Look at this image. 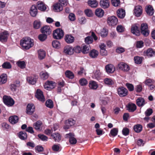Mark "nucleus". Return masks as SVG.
I'll return each mask as SVG.
<instances>
[{
    "instance_id": "1",
    "label": "nucleus",
    "mask_w": 155,
    "mask_h": 155,
    "mask_svg": "<svg viewBox=\"0 0 155 155\" xmlns=\"http://www.w3.org/2000/svg\"><path fill=\"white\" fill-rule=\"evenodd\" d=\"M33 40L28 37L23 38L20 41V45L24 49H28L33 45Z\"/></svg>"
},
{
    "instance_id": "2",
    "label": "nucleus",
    "mask_w": 155,
    "mask_h": 155,
    "mask_svg": "<svg viewBox=\"0 0 155 155\" xmlns=\"http://www.w3.org/2000/svg\"><path fill=\"white\" fill-rule=\"evenodd\" d=\"M3 98L4 103L8 107L13 106L15 103L13 99L10 96L4 95Z\"/></svg>"
},
{
    "instance_id": "3",
    "label": "nucleus",
    "mask_w": 155,
    "mask_h": 155,
    "mask_svg": "<svg viewBox=\"0 0 155 155\" xmlns=\"http://www.w3.org/2000/svg\"><path fill=\"white\" fill-rule=\"evenodd\" d=\"M53 35L54 39H60L64 36V32L61 29L58 28L54 31L53 32Z\"/></svg>"
},
{
    "instance_id": "4",
    "label": "nucleus",
    "mask_w": 155,
    "mask_h": 155,
    "mask_svg": "<svg viewBox=\"0 0 155 155\" xmlns=\"http://www.w3.org/2000/svg\"><path fill=\"white\" fill-rule=\"evenodd\" d=\"M141 33L145 36H148L150 33L148 25L146 23H143L141 25Z\"/></svg>"
},
{
    "instance_id": "5",
    "label": "nucleus",
    "mask_w": 155,
    "mask_h": 155,
    "mask_svg": "<svg viewBox=\"0 0 155 155\" xmlns=\"http://www.w3.org/2000/svg\"><path fill=\"white\" fill-rule=\"evenodd\" d=\"M118 94L120 97H124L127 96L128 94V91L123 87H120L117 89Z\"/></svg>"
},
{
    "instance_id": "6",
    "label": "nucleus",
    "mask_w": 155,
    "mask_h": 155,
    "mask_svg": "<svg viewBox=\"0 0 155 155\" xmlns=\"http://www.w3.org/2000/svg\"><path fill=\"white\" fill-rule=\"evenodd\" d=\"M118 20L116 17L111 16L109 17L107 19V22L109 25L112 26L116 25L118 23Z\"/></svg>"
},
{
    "instance_id": "7",
    "label": "nucleus",
    "mask_w": 155,
    "mask_h": 155,
    "mask_svg": "<svg viewBox=\"0 0 155 155\" xmlns=\"http://www.w3.org/2000/svg\"><path fill=\"white\" fill-rule=\"evenodd\" d=\"M93 38H94V40L96 41L97 39V37L95 35V34L93 32L91 33V36L87 37L85 38V41L87 44L89 45L90 44L92 43L93 41Z\"/></svg>"
},
{
    "instance_id": "8",
    "label": "nucleus",
    "mask_w": 155,
    "mask_h": 155,
    "mask_svg": "<svg viewBox=\"0 0 155 155\" xmlns=\"http://www.w3.org/2000/svg\"><path fill=\"white\" fill-rule=\"evenodd\" d=\"M56 83L53 81H48L46 82L44 85V88L48 90H50L54 88Z\"/></svg>"
},
{
    "instance_id": "9",
    "label": "nucleus",
    "mask_w": 155,
    "mask_h": 155,
    "mask_svg": "<svg viewBox=\"0 0 155 155\" xmlns=\"http://www.w3.org/2000/svg\"><path fill=\"white\" fill-rule=\"evenodd\" d=\"M64 52L67 55H72L74 52V48L70 45H67L64 48Z\"/></svg>"
},
{
    "instance_id": "10",
    "label": "nucleus",
    "mask_w": 155,
    "mask_h": 155,
    "mask_svg": "<svg viewBox=\"0 0 155 155\" xmlns=\"http://www.w3.org/2000/svg\"><path fill=\"white\" fill-rule=\"evenodd\" d=\"M35 110V107L33 104H29L27 106L26 113L28 115H31Z\"/></svg>"
},
{
    "instance_id": "11",
    "label": "nucleus",
    "mask_w": 155,
    "mask_h": 155,
    "mask_svg": "<svg viewBox=\"0 0 155 155\" xmlns=\"http://www.w3.org/2000/svg\"><path fill=\"white\" fill-rule=\"evenodd\" d=\"M75 123V121L74 120L72 119H69L65 121L64 128L65 130L68 129L70 127L74 125Z\"/></svg>"
},
{
    "instance_id": "12",
    "label": "nucleus",
    "mask_w": 155,
    "mask_h": 155,
    "mask_svg": "<svg viewBox=\"0 0 155 155\" xmlns=\"http://www.w3.org/2000/svg\"><path fill=\"white\" fill-rule=\"evenodd\" d=\"M143 55L148 58L152 57L155 55V51L152 48H149L144 51Z\"/></svg>"
},
{
    "instance_id": "13",
    "label": "nucleus",
    "mask_w": 155,
    "mask_h": 155,
    "mask_svg": "<svg viewBox=\"0 0 155 155\" xmlns=\"http://www.w3.org/2000/svg\"><path fill=\"white\" fill-rule=\"evenodd\" d=\"M65 137L69 139V142L71 144H74L77 142V140L74 137L73 133H70L67 134L65 135Z\"/></svg>"
},
{
    "instance_id": "14",
    "label": "nucleus",
    "mask_w": 155,
    "mask_h": 155,
    "mask_svg": "<svg viewBox=\"0 0 155 155\" xmlns=\"http://www.w3.org/2000/svg\"><path fill=\"white\" fill-rule=\"evenodd\" d=\"M35 96L39 101L42 102L45 101V98L43 92L40 90L38 89L37 90Z\"/></svg>"
},
{
    "instance_id": "15",
    "label": "nucleus",
    "mask_w": 155,
    "mask_h": 155,
    "mask_svg": "<svg viewBox=\"0 0 155 155\" xmlns=\"http://www.w3.org/2000/svg\"><path fill=\"white\" fill-rule=\"evenodd\" d=\"M119 68L124 71H127L130 70V67L126 63L121 62L118 64Z\"/></svg>"
},
{
    "instance_id": "16",
    "label": "nucleus",
    "mask_w": 155,
    "mask_h": 155,
    "mask_svg": "<svg viewBox=\"0 0 155 155\" xmlns=\"http://www.w3.org/2000/svg\"><path fill=\"white\" fill-rule=\"evenodd\" d=\"M8 33L7 31H4L0 33V41L5 42L7 40Z\"/></svg>"
},
{
    "instance_id": "17",
    "label": "nucleus",
    "mask_w": 155,
    "mask_h": 155,
    "mask_svg": "<svg viewBox=\"0 0 155 155\" xmlns=\"http://www.w3.org/2000/svg\"><path fill=\"white\" fill-rule=\"evenodd\" d=\"M20 86V81L18 80L15 81L13 84H10V87L11 90L13 92L15 91L17 88Z\"/></svg>"
},
{
    "instance_id": "18",
    "label": "nucleus",
    "mask_w": 155,
    "mask_h": 155,
    "mask_svg": "<svg viewBox=\"0 0 155 155\" xmlns=\"http://www.w3.org/2000/svg\"><path fill=\"white\" fill-rule=\"evenodd\" d=\"M131 30L132 33L133 34L137 36L140 35L139 28L136 25L134 24L132 26Z\"/></svg>"
},
{
    "instance_id": "19",
    "label": "nucleus",
    "mask_w": 155,
    "mask_h": 155,
    "mask_svg": "<svg viewBox=\"0 0 155 155\" xmlns=\"http://www.w3.org/2000/svg\"><path fill=\"white\" fill-rule=\"evenodd\" d=\"M134 13L136 16H140L142 13V7L140 5L135 6L134 9Z\"/></svg>"
},
{
    "instance_id": "20",
    "label": "nucleus",
    "mask_w": 155,
    "mask_h": 155,
    "mask_svg": "<svg viewBox=\"0 0 155 155\" xmlns=\"http://www.w3.org/2000/svg\"><path fill=\"white\" fill-rule=\"evenodd\" d=\"M41 31L42 33L47 35L50 34L51 32L50 27L48 26L47 25L44 26L41 29Z\"/></svg>"
},
{
    "instance_id": "21",
    "label": "nucleus",
    "mask_w": 155,
    "mask_h": 155,
    "mask_svg": "<svg viewBox=\"0 0 155 155\" xmlns=\"http://www.w3.org/2000/svg\"><path fill=\"white\" fill-rule=\"evenodd\" d=\"M37 7L39 10L42 11H44L47 9L46 5L43 2L41 1H38L37 2Z\"/></svg>"
},
{
    "instance_id": "22",
    "label": "nucleus",
    "mask_w": 155,
    "mask_h": 155,
    "mask_svg": "<svg viewBox=\"0 0 155 155\" xmlns=\"http://www.w3.org/2000/svg\"><path fill=\"white\" fill-rule=\"evenodd\" d=\"M105 68L106 72L108 73H113L115 69V68L114 66L110 64L106 65Z\"/></svg>"
},
{
    "instance_id": "23",
    "label": "nucleus",
    "mask_w": 155,
    "mask_h": 155,
    "mask_svg": "<svg viewBox=\"0 0 155 155\" xmlns=\"http://www.w3.org/2000/svg\"><path fill=\"white\" fill-rule=\"evenodd\" d=\"M38 13L37 9L35 5H32L30 8V13L31 16L35 17Z\"/></svg>"
},
{
    "instance_id": "24",
    "label": "nucleus",
    "mask_w": 155,
    "mask_h": 155,
    "mask_svg": "<svg viewBox=\"0 0 155 155\" xmlns=\"http://www.w3.org/2000/svg\"><path fill=\"white\" fill-rule=\"evenodd\" d=\"M127 109L129 112H133L135 110L137 109V107L136 104L132 103H129L127 107Z\"/></svg>"
},
{
    "instance_id": "25",
    "label": "nucleus",
    "mask_w": 155,
    "mask_h": 155,
    "mask_svg": "<svg viewBox=\"0 0 155 155\" xmlns=\"http://www.w3.org/2000/svg\"><path fill=\"white\" fill-rule=\"evenodd\" d=\"M100 5L101 7L104 8H106L109 6V1L107 0H101Z\"/></svg>"
},
{
    "instance_id": "26",
    "label": "nucleus",
    "mask_w": 155,
    "mask_h": 155,
    "mask_svg": "<svg viewBox=\"0 0 155 155\" xmlns=\"http://www.w3.org/2000/svg\"><path fill=\"white\" fill-rule=\"evenodd\" d=\"M42 123L41 121H38L34 124V127L35 129L38 131H41L42 129Z\"/></svg>"
},
{
    "instance_id": "27",
    "label": "nucleus",
    "mask_w": 155,
    "mask_h": 155,
    "mask_svg": "<svg viewBox=\"0 0 155 155\" xmlns=\"http://www.w3.org/2000/svg\"><path fill=\"white\" fill-rule=\"evenodd\" d=\"M137 104L139 107H142L146 104L145 100L142 97H140L136 100Z\"/></svg>"
},
{
    "instance_id": "28",
    "label": "nucleus",
    "mask_w": 155,
    "mask_h": 155,
    "mask_svg": "<svg viewBox=\"0 0 155 155\" xmlns=\"http://www.w3.org/2000/svg\"><path fill=\"white\" fill-rule=\"evenodd\" d=\"M117 14L118 18H123L125 15V11L122 8L119 9L117 11Z\"/></svg>"
},
{
    "instance_id": "29",
    "label": "nucleus",
    "mask_w": 155,
    "mask_h": 155,
    "mask_svg": "<svg viewBox=\"0 0 155 155\" xmlns=\"http://www.w3.org/2000/svg\"><path fill=\"white\" fill-rule=\"evenodd\" d=\"M7 80V77L6 74H2L0 76V84L5 83Z\"/></svg>"
},
{
    "instance_id": "30",
    "label": "nucleus",
    "mask_w": 155,
    "mask_h": 155,
    "mask_svg": "<svg viewBox=\"0 0 155 155\" xmlns=\"http://www.w3.org/2000/svg\"><path fill=\"white\" fill-rule=\"evenodd\" d=\"M104 14V10L101 8H97L95 11V14L98 17L101 18Z\"/></svg>"
},
{
    "instance_id": "31",
    "label": "nucleus",
    "mask_w": 155,
    "mask_h": 155,
    "mask_svg": "<svg viewBox=\"0 0 155 155\" xmlns=\"http://www.w3.org/2000/svg\"><path fill=\"white\" fill-rule=\"evenodd\" d=\"M64 40L67 43L70 44L74 41V38L70 35H67L65 36Z\"/></svg>"
},
{
    "instance_id": "32",
    "label": "nucleus",
    "mask_w": 155,
    "mask_h": 155,
    "mask_svg": "<svg viewBox=\"0 0 155 155\" xmlns=\"http://www.w3.org/2000/svg\"><path fill=\"white\" fill-rule=\"evenodd\" d=\"M51 137L55 142H59L61 139V136L58 133L52 134Z\"/></svg>"
},
{
    "instance_id": "33",
    "label": "nucleus",
    "mask_w": 155,
    "mask_h": 155,
    "mask_svg": "<svg viewBox=\"0 0 155 155\" xmlns=\"http://www.w3.org/2000/svg\"><path fill=\"white\" fill-rule=\"evenodd\" d=\"M26 80L29 83L31 84H34L36 82V78L34 76L28 77Z\"/></svg>"
},
{
    "instance_id": "34",
    "label": "nucleus",
    "mask_w": 155,
    "mask_h": 155,
    "mask_svg": "<svg viewBox=\"0 0 155 155\" xmlns=\"http://www.w3.org/2000/svg\"><path fill=\"white\" fill-rule=\"evenodd\" d=\"M99 54L98 51L95 49L91 50L89 52L90 56L92 58H95L97 57Z\"/></svg>"
},
{
    "instance_id": "35",
    "label": "nucleus",
    "mask_w": 155,
    "mask_h": 155,
    "mask_svg": "<svg viewBox=\"0 0 155 155\" xmlns=\"http://www.w3.org/2000/svg\"><path fill=\"white\" fill-rule=\"evenodd\" d=\"M18 134L19 137L21 140H25L27 138V134L24 131H20L18 133Z\"/></svg>"
},
{
    "instance_id": "36",
    "label": "nucleus",
    "mask_w": 155,
    "mask_h": 155,
    "mask_svg": "<svg viewBox=\"0 0 155 155\" xmlns=\"http://www.w3.org/2000/svg\"><path fill=\"white\" fill-rule=\"evenodd\" d=\"M101 73L99 70H96L93 72L92 77L94 79H98L100 77Z\"/></svg>"
},
{
    "instance_id": "37",
    "label": "nucleus",
    "mask_w": 155,
    "mask_h": 155,
    "mask_svg": "<svg viewBox=\"0 0 155 155\" xmlns=\"http://www.w3.org/2000/svg\"><path fill=\"white\" fill-rule=\"evenodd\" d=\"M89 87L91 89L96 90L98 88V85L96 82L92 81L90 82Z\"/></svg>"
},
{
    "instance_id": "38",
    "label": "nucleus",
    "mask_w": 155,
    "mask_h": 155,
    "mask_svg": "<svg viewBox=\"0 0 155 155\" xmlns=\"http://www.w3.org/2000/svg\"><path fill=\"white\" fill-rule=\"evenodd\" d=\"M18 120V118L16 116H11L9 119V122L12 124H14L17 123Z\"/></svg>"
},
{
    "instance_id": "39",
    "label": "nucleus",
    "mask_w": 155,
    "mask_h": 155,
    "mask_svg": "<svg viewBox=\"0 0 155 155\" xmlns=\"http://www.w3.org/2000/svg\"><path fill=\"white\" fill-rule=\"evenodd\" d=\"M146 11L147 13L150 15H153L154 13L153 9L151 5L147 6L146 8Z\"/></svg>"
},
{
    "instance_id": "40",
    "label": "nucleus",
    "mask_w": 155,
    "mask_h": 155,
    "mask_svg": "<svg viewBox=\"0 0 155 155\" xmlns=\"http://www.w3.org/2000/svg\"><path fill=\"white\" fill-rule=\"evenodd\" d=\"M88 3L92 8H96L98 5V3L96 0H89Z\"/></svg>"
},
{
    "instance_id": "41",
    "label": "nucleus",
    "mask_w": 155,
    "mask_h": 155,
    "mask_svg": "<svg viewBox=\"0 0 155 155\" xmlns=\"http://www.w3.org/2000/svg\"><path fill=\"white\" fill-rule=\"evenodd\" d=\"M90 46L89 45L87 44L83 45L82 46V52L84 54H87L89 52L90 49Z\"/></svg>"
},
{
    "instance_id": "42",
    "label": "nucleus",
    "mask_w": 155,
    "mask_h": 155,
    "mask_svg": "<svg viewBox=\"0 0 155 155\" xmlns=\"http://www.w3.org/2000/svg\"><path fill=\"white\" fill-rule=\"evenodd\" d=\"M54 8L55 11L60 12L63 9V7L59 3H58L54 5Z\"/></svg>"
},
{
    "instance_id": "43",
    "label": "nucleus",
    "mask_w": 155,
    "mask_h": 155,
    "mask_svg": "<svg viewBox=\"0 0 155 155\" xmlns=\"http://www.w3.org/2000/svg\"><path fill=\"white\" fill-rule=\"evenodd\" d=\"M38 58L40 60H42L45 58L46 53L44 50H40L38 51Z\"/></svg>"
},
{
    "instance_id": "44",
    "label": "nucleus",
    "mask_w": 155,
    "mask_h": 155,
    "mask_svg": "<svg viewBox=\"0 0 155 155\" xmlns=\"http://www.w3.org/2000/svg\"><path fill=\"white\" fill-rule=\"evenodd\" d=\"M66 76L68 78L73 79L74 78V74L72 72L70 71L67 70L65 73Z\"/></svg>"
},
{
    "instance_id": "45",
    "label": "nucleus",
    "mask_w": 155,
    "mask_h": 155,
    "mask_svg": "<svg viewBox=\"0 0 155 155\" xmlns=\"http://www.w3.org/2000/svg\"><path fill=\"white\" fill-rule=\"evenodd\" d=\"M41 25V22L39 20H35L33 23L34 28L36 29H39Z\"/></svg>"
},
{
    "instance_id": "46",
    "label": "nucleus",
    "mask_w": 155,
    "mask_h": 155,
    "mask_svg": "<svg viewBox=\"0 0 155 155\" xmlns=\"http://www.w3.org/2000/svg\"><path fill=\"white\" fill-rule=\"evenodd\" d=\"M142 127L140 124H137L134 126V129L135 131L137 133H139L142 130Z\"/></svg>"
},
{
    "instance_id": "47",
    "label": "nucleus",
    "mask_w": 155,
    "mask_h": 155,
    "mask_svg": "<svg viewBox=\"0 0 155 155\" xmlns=\"http://www.w3.org/2000/svg\"><path fill=\"white\" fill-rule=\"evenodd\" d=\"M105 84L108 85H111L114 84V81L110 78H106L104 80Z\"/></svg>"
},
{
    "instance_id": "48",
    "label": "nucleus",
    "mask_w": 155,
    "mask_h": 155,
    "mask_svg": "<svg viewBox=\"0 0 155 155\" xmlns=\"http://www.w3.org/2000/svg\"><path fill=\"white\" fill-rule=\"evenodd\" d=\"M100 33L101 37H106L107 35L108 31L107 29L104 28L101 30Z\"/></svg>"
},
{
    "instance_id": "49",
    "label": "nucleus",
    "mask_w": 155,
    "mask_h": 155,
    "mask_svg": "<svg viewBox=\"0 0 155 155\" xmlns=\"http://www.w3.org/2000/svg\"><path fill=\"white\" fill-rule=\"evenodd\" d=\"M17 64L21 68L24 69L25 68L26 64L24 61H19L17 63Z\"/></svg>"
},
{
    "instance_id": "50",
    "label": "nucleus",
    "mask_w": 155,
    "mask_h": 155,
    "mask_svg": "<svg viewBox=\"0 0 155 155\" xmlns=\"http://www.w3.org/2000/svg\"><path fill=\"white\" fill-rule=\"evenodd\" d=\"M40 75L41 78L43 80L47 79L49 76V74L46 72H41L40 73Z\"/></svg>"
},
{
    "instance_id": "51",
    "label": "nucleus",
    "mask_w": 155,
    "mask_h": 155,
    "mask_svg": "<svg viewBox=\"0 0 155 155\" xmlns=\"http://www.w3.org/2000/svg\"><path fill=\"white\" fill-rule=\"evenodd\" d=\"M118 130L116 128H114L110 131V136L114 137L116 136L118 133Z\"/></svg>"
},
{
    "instance_id": "52",
    "label": "nucleus",
    "mask_w": 155,
    "mask_h": 155,
    "mask_svg": "<svg viewBox=\"0 0 155 155\" xmlns=\"http://www.w3.org/2000/svg\"><path fill=\"white\" fill-rule=\"evenodd\" d=\"M2 68L4 69H10L12 66L10 63L8 62H5L2 65Z\"/></svg>"
},
{
    "instance_id": "53",
    "label": "nucleus",
    "mask_w": 155,
    "mask_h": 155,
    "mask_svg": "<svg viewBox=\"0 0 155 155\" xmlns=\"http://www.w3.org/2000/svg\"><path fill=\"white\" fill-rule=\"evenodd\" d=\"M143 58L140 57L138 56L135 57L134 61L135 63L137 64H140L142 61Z\"/></svg>"
},
{
    "instance_id": "54",
    "label": "nucleus",
    "mask_w": 155,
    "mask_h": 155,
    "mask_svg": "<svg viewBox=\"0 0 155 155\" xmlns=\"http://www.w3.org/2000/svg\"><path fill=\"white\" fill-rule=\"evenodd\" d=\"M84 12L86 15L89 17H92L93 15V12L92 10L90 9H87L85 10Z\"/></svg>"
},
{
    "instance_id": "55",
    "label": "nucleus",
    "mask_w": 155,
    "mask_h": 155,
    "mask_svg": "<svg viewBox=\"0 0 155 155\" xmlns=\"http://www.w3.org/2000/svg\"><path fill=\"white\" fill-rule=\"evenodd\" d=\"M52 44L53 47L56 48H59L60 45L59 42L57 40H54L53 41Z\"/></svg>"
},
{
    "instance_id": "56",
    "label": "nucleus",
    "mask_w": 155,
    "mask_h": 155,
    "mask_svg": "<svg viewBox=\"0 0 155 155\" xmlns=\"http://www.w3.org/2000/svg\"><path fill=\"white\" fill-rule=\"evenodd\" d=\"M79 82L81 85L85 86L87 84L88 82L86 79L83 78L79 80Z\"/></svg>"
},
{
    "instance_id": "57",
    "label": "nucleus",
    "mask_w": 155,
    "mask_h": 155,
    "mask_svg": "<svg viewBox=\"0 0 155 155\" xmlns=\"http://www.w3.org/2000/svg\"><path fill=\"white\" fill-rule=\"evenodd\" d=\"M46 106L49 108H51L53 107L52 101L51 100H48L46 102Z\"/></svg>"
},
{
    "instance_id": "58",
    "label": "nucleus",
    "mask_w": 155,
    "mask_h": 155,
    "mask_svg": "<svg viewBox=\"0 0 155 155\" xmlns=\"http://www.w3.org/2000/svg\"><path fill=\"white\" fill-rule=\"evenodd\" d=\"M47 35L42 33L39 35L38 38L41 41H43L47 38Z\"/></svg>"
},
{
    "instance_id": "59",
    "label": "nucleus",
    "mask_w": 155,
    "mask_h": 155,
    "mask_svg": "<svg viewBox=\"0 0 155 155\" xmlns=\"http://www.w3.org/2000/svg\"><path fill=\"white\" fill-rule=\"evenodd\" d=\"M52 150L54 151H58L60 149L59 144H54L52 147Z\"/></svg>"
},
{
    "instance_id": "60",
    "label": "nucleus",
    "mask_w": 155,
    "mask_h": 155,
    "mask_svg": "<svg viewBox=\"0 0 155 155\" xmlns=\"http://www.w3.org/2000/svg\"><path fill=\"white\" fill-rule=\"evenodd\" d=\"M38 137L42 141H47L48 140V137L44 134H38Z\"/></svg>"
},
{
    "instance_id": "61",
    "label": "nucleus",
    "mask_w": 155,
    "mask_h": 155,
    "mask_svg": "<svg viewBox=\"0 0 155 155\" xmlns=\"http://www.w3.org/2000/svg\"><path fill=\"white\" fill-rule=\"evenodd\" d=\"M117 30L118 32H122L124 31V28L122 25H119L117 27Z\"/></svg>"
},
{
    "instance_id": "62",
    "label": "nucleus",
    "mask_w": 155,
    "mask_h": 155,
    "mask_svg": "<svg viewBox=\"0 0 155 155\" xmlns=\"http://www.w3.org/2000/svg\"><path fill=\"white\" fill-rule=\"evenodd\" d=\"M126 86L129 91H133L134 90V86L132 84L130 83H127L126 84Z\"/></svg>"
},
{
    "instance_id": "63",
    "label": "nucleus",
    "mask_w": 155,
    "mask_h": 155,
    "mask_svg": "<svg viewBox=\"0 0 155 155\" xmlns=\"http://www.w3.org/2000/svg\"><path fill=\"white\" fill-rule=\"evenodd\" d=\"M143 87L141 84L137 85L135 88L136 91L137 92H140L142 90Z\"/></svg>"
},
{
    "instance_id": "64",
    "label": "nucleus",
    "mask_w": 155,
    "mask_h": 155,
    "mask_svg": "<svg viewBox=\"0 0 155 155\" xmlns=\"http://www.w3.org/2000/svg\"><path fill=\"white\" fill-rule=\"evenodd\" d=\"M153 110L151 108L147 109L145 112V114L146 116L148 117L150 116L153 113Z\"/></svg>"
}]
</instances>
